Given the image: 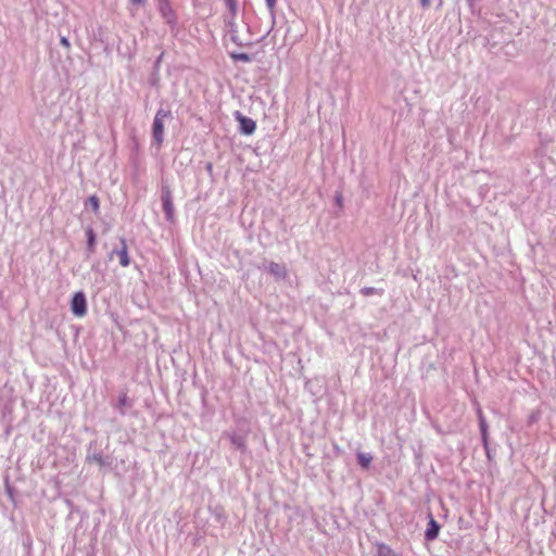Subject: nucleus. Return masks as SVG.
<instances>
[{"label": "nucleus", "mask_w": 556, "mask_h": 556, "mask_svg": "<svg viewBox=\"0 0 556 556\" xmlns=\"http://www.w3.org/2000/svg\"><path fill=\"white\" fill-rule=\"evenodd\" d=\"M157 9L167 25H169L172 31L177 28V15L172 9L168 0H157Z\"/></svg>", "instance_id": "4"}, {"label": "nucleus", "mask_w": 556, "mask_h": 556, "mask_svg": "<svg viewBox=\"0 0 556 556\" xmlns=\"http://www.w3.org/2000/svg\"><path fill=\"white\" fill-rule=\"evenodd\" d=\"M378 556H397L395 552L387 544H379L377 547Z\"/></svg>", "instance_id": "16"}, {"label": "nucleus", "mask_w": 556, "mask_h": 556, "mask_svg": "<svg viewBox=\"0 0 556 556\" xmlns=\"http://www.w3.org/2000/svg\"><path fill=\"white\" fill-rule=\"evenodd\" d=\"M232 446L239 451L244 452L247 450L245 437L239 434L229 435Z\"/></svg>", "instance_id": "13"}, {"label": "nucleus", "mask_w": 556, "mask_h": 556, "mask_svg": "<svg viewBox=\"0 0 556 556\" xmlns=\"http://www.w3.org/2000/svg\"><path fill=\"white\" fill-rule=\"evenodd\" d=\"M343 197L341 193L336 194V202L339 206H342Z\"/></svg>", "instance_id": "27"}, {"label": "nucleus", "mask_w": 556, "mask_h": 556, "mask_svg": "<svg viewBox=\"0 0 556 556\" xmlns=\"http://www.w3.org/2000/svg\"><path fill=\"white\" fill-rule=\"evenodd\" d=\"M71 311L77 317H83L87 313V299L83 291L74 293L71 300Z\"/></svg>", "instance_id": "5"}, {"label": "nucleus", "mask_w": 556, "mask_h": 556, "mask_svg": "<svg viewBox=\"0 0 556 556\" xmlns=\"http://www.w3.org/2000/svg\"><path fill=\"white\" fill-rule=\"evenodd\" d=\"M230 58L233 61H240V62H244V63H249L252 61L251 55L245 52H231Z\"/></svg>", "instance_id": "17"}, {"label": "nucleus", "mask_w": 556, "mask_h": 556, "mask_svg": "<svg viewBox=\"0 0 556 556\" xmlns=\"http://www.w3.org/2000/svg\"><path fill=\"white\" fill-rule=\"evenodd\" d=\"M170 116V111H166L164 109H160L154 117L152 124V139L153 142L157 146H161L164 140V118Z\"/></svg>", "instance_id": "2"}, {"label": "nucleus", "mask_w": 556, "mask_h": 556, "mask_svg": "<svg viewBox=\"0 0 556 556\" xmlns=\"http://www.w3.org/2000/svg\"><path fill=\"white\" fill-rule=\"evenodd\" d=\"M480 433H481V441H482V444H483V446L485 448L486 455H488V457H490L489 432H488V429L480 430Z\"/></svg>", "instance_id": "21"}, {"label": "nucleus", "mask_w": 556, "mask_h": 556, "mask_svg": "<svg viewBox=\"0 0 556 556\" xmlns=\"http://www.w3.org/2000/svg\"><path fill=\"white\" fill-rule=\"evenodd\" d=\"M277 0H266V5L271 13H274Z\"/></svg>", "instance_id": "25"}, {"label": "nucleus", "mask_w": 556, "mask_h": 556, "mask_svg": "<svg viewBox=\"0 0 556 556\" xmlns=\"http://www.w3.org/2000/svg\"><path fill=\"white\" fill-rule=\"evenodd\" d=\"M478 420H479V429L480 430L488 429V424H486L485 417L480 408L478 409Z\"/></svg>", "instance_id": "22"}, {"label": "nucleus", "mask_w": 556, "mask_h": 556, "mask_svg": "<svg viewBox=\"0 0 556 556\" xmlns=\"http://www.w3.org/2000/svg\"><path fill=\"white\" fill-rule=\"evenodd\" d=\"M86 237H87L86 254H87V257H89L91 254L94 253L96 243H97V235L91 227H88L86 229Z\"/></svg>", "instance_id": "12"}, {"label": "nucleus", "mask_w": 556, "mask_h": 556, "mask_svg": "<svg viewBox=\"0 0 556 556\" xmlns=\"http://www.w3.org/2000/svg\"><path fill=\"white\" fill-rule=\"evenodd\" d=\"M85 206L86 207H90L94 214H99V208H100V200H99V198L96 194L90 195L86 200Z\"/></svg>", "instance_id": "15"}, {"label": "nucleus", "mask_w": 556, "mask_h": 556, "mask_svg": "<svg viewBox=\"0 0 556 556\" xmlns=\"http://www.w3.org/2000/svg\"><path fill=\"white\" fill-rule=\"evenodd\" d=\"M60 43L65 48V49H70L71 47V43H70V40L66 38V37H61L60 39Z\"/></svg>", "instance_id": "26"}, {"label": "nucleus", "mask_w": 556, "mask_h": 556, "mask_svg": "<svg viewBox=\"0 0 556 556\" xmlns=\"http://www.w3.org/2000/svg\"><path fill=\"white\" fill-rule=\"evenodd\" d=\"M356 456H357V463L362 468H364V469L369 468V466L372 462V456L370 454L358 452Z\"/></svg>", "instance_id": "14"}, {"label": "nucleus", "mask_w": 556, "mask_h": 556, "mask_svg": "<svg viewBox=\"0 0 556 556\" xmlns=\"http://www.w3.org/2000/svg\"><path fill=\"white\" fill-rule=\"evenodd\" d=\"M225 24H226V27L230 35L231 40L235 43H237L238 46H243L244 43L238 34V26L235 22V18L228 17V15H225Z\"/></svg>", "instance_id": "11"}, {"label": "nucleus", "mask_w": 556, "mask_h": 556, "mask_svg": "<svg viewBox=\"0 0 556 556\" xmlns=\"http://www.w3.org/2000/svg\"><path fill=\"white\" fill-rule=\"evenodd\" d=\"M224 1L226 3V7L228 8V11L230 14L228 17L235 18L237 11H238L237 1L236 0H224Z\"/></svg>", "instance_id": "19"}, {"label": "nucleus", "mask_w": 556, "mask_h": 556, "mask_svg": "<svg viewBox=\"0 0 556 556\" xmlns=\"http://www.w3.org/2000/svg\"><path fill=\"white\" fill-rule=\"evenodd\" d=\"M361 293L364 296H370V295H374V294L382 295L383 294V290L382 289L372 288V287H364V288L361 289Z\"/></svg>", "instance_id": "18"}, {"label": "nucleus", "mask_w": 556, "mask_h": 556, "mask_svg": "<svg viewBox=\"0 0 556 556\" xmlns=\"http://www.w3.org/2000/svg\"><path fill=\"white\" fill-rule=\"evenodd\" d=\"M480 0H467L470 8H473L476 2H479Z\"/></svg>", "instance_id": "29"}, {"label": "nucleus", "mask_w": 556, "mask_h": 556, "mask_svg": "<svg viewBox=\"0 0 556 556\" xmlns=\"http://www.w3.org/2000/svg\"><path fill=\"white\" fill-rule=\"evenodd\" d=\"M440 529L441 526L439 525V522L433 518L431 514H429V521L427 525V529L425 531V540L427 542L434 541L439 535Z\"/></svg>", "instance_id": "10"}, {"label": "nucleus", "mask_w": 556, "mask_h": 556, "mask_svg": "<svg viewBox=\"0 0 556 556\" xmlns=\"http://www.w3.org/2000/svg\"><path fill=\"white\" fill-rule=\"evenodd\" d=\"M147 0H130L131 4L144 5Z\"/></svg>", "instance_id": "28"}, {"label": "nucleus", "mask_w": 556, "mask_h": 556, "mask_svg": "<svg viewBox=\"0 0 556 556\" xmlns=\"http://www.w3.org/2000/svg\"><path fill=\"white\" fill-rule=\"evenodd\" d=\"M161 202L166 220L174 224L176 217L173 202V192L168 182L164 180L162 181L161 186Z\"/></svg>", "instance_id": "1"}, {"label": "nucleus", "mask_w": 556, "mask_h": 556, "mask_svg": "<svg viewBox=\"0 0 556 556\" xmlns=\"http://www.w3.org/2000/svg\"><path fill=\"white\" fill-rule=\"evenodd\" d=\"M540 416H541V414L539 410L531 412V414L528 417V425L530 426V425L535 424L540 419Z\"/></svg>", "instance_id": "23"}, {"label": "nucleus", "mask_w": 556, "mask_h": 556, "mask_svg": "<svg viewBox=\"0 0 556 556\" xmlns=\"http://www.w3.org/2000/svg\"><path fill=\"white\" fill-rule=\"evenodd\" d=\"M86 462L89 464L94 463L101 468H110L113 464V457L104 455L94 447V443H90L87 450Z\"/></svg>", "instance_id": "3"}, {"label": "nucleus", "mask_w": 556, "mask_h": 556, "mask_svg": "<svg viewBox=\"0 0 556 556\" xmlns=\"http://www.w3.org/2000/svg\"><path fill=\"white\" fill-rule=\"evenodd\" d=\"M262 268L268 271L277 279H285L288 276L287 268L283 264L264 261Z\"/></svg>", "instance_id": "7"}, {"label": "nucleus", "mask_w": 556, "mask_h": 556, "mask_svg": "<svg viewBox=\"0 0 556 556\" xmlns=\"http://www.w3.org/2000/svg\"><path fill=\"white\" fill-rule=\"evenodd\" d=\"M148 81H149L150 86L159 89L160 81H161L160 73L152 71L151 75L149 76Z\"/></svg>", "instance_id": "20"}, {"label": "nucleus", "mask_w": 556, "mask_h": 556, "mask_svg": "<svg viewBox=\"0 0 556 556\" xmlns=\"http://www.w3.org/2000/svg\"><path fill=\"white\" fill-rule=\"evenodd\" d=\"M235 118L239 123V131L242 135L250 136L256 129V123L252 118L244 116L240 111L235 112Z\"/></svg>", "instance_id": "6"}, {"label": "nucleus", "mask_w": 556, "mask_h": 556, "mask_svg": "<svg viewBox=\"0 0 556 556\" xmlns=\"http://www.w3.org/2000/svg\"><path fill=\"white\" fill-rule=\"evenodd\" d=\"M211 169H212V164H211V163H208V164H207V170H211Z\"/></svg>", "instance_id": "30"}, {"label": "nucleus", "mask_w": 556, "mask_h": 556, "mask_svg": "<svg viewBox=\"0 0 556 556\" xmlns=\"http://www.w3.org/2000/svg\"><path fill=\"white\" fill-rule=\"evenodd\" d=\"M163 56H164V52H161L160 55L154 61L153 72H159L160 73V68H161V63L163 61Z\"/></svg>", "instance_id": "24"}, {"label": "nucleus", "mask_w": 556, "mask_h": 556, "mask_svg": "<svg viewBox=\"0 0 556 556\" xmlns=\"http://www.w3.org/2000/svg\"><path fill=\"white\" fill-rule=\"evenodd\" d=\"M134 406V400L129 399L126 391H122L118 395L117 402L113 404V407L125 416L127 410Z\"/></svg>", "instance_id": "8"}, {"label": "nucleus", "mask_w": 556, "mask_h": 556, "mask_svg": "<svg viewBox=\"0 0 556 556\" xmlns=\"http://www.w3.org/2000/svg\"><path fill=\"white\" fill-rule=\"evenodd\" d=\"M119 241H121V249H114L110 253V258H112L116 254L119 258L121 266L127 267L130 264V257L128 255L127 243H126L125 238H121Z\"/></svg>", "instance_id": "9"}]
</instances>
